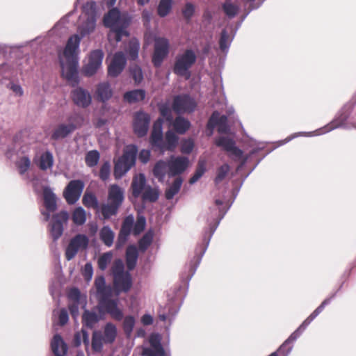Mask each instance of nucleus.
<instances>
[{
  "label": "nucleus",
  "instance_id": "obj_1",
  "mask_svg": "<svg viewBox=\"0 0 356 356\" xmlns=\"http://www.w3.org/2000/svg\"><path fill=\"white\" fill-rule=\"evenodd\" d=\"M83 13L81 17V24L77 34L72 35L67 40L63 51L59 54V61L62 76L72 85L78 83V65L79 44L82 38L94 31L97 17L100 15V8L93 1L87 2L83 6Z\"/></svg>",
  "mask_w": 356,
  "mask_h": 356
},
{
  "label": "nucleus",
  "instance_id": "obj_2",
  "mask_svg": "<svg viewBox=\"0 0 356 356\" xmlns=\"http://www.w3.org/2000/svg\"><path fill=\"white\" fill-rule=\"evenodd\" d=\"M353 104L352 103L346 104L337 113L333 120L325 127L311 132H298L296 133L283 140L279 141L278 146L286 144L292 139L298 136L312 137L319 136L327 133L337 128H346L348 127L347 120L350 115Z\"/></svg>",
  "mask_w": 356,
  "mask_h": 356
},
{
  "label": "nucleus",
  "instance_id": "obj_3",
  "mask_svg": "<svg viewBox=\"0 0 356 356\" xmlns=\"http://www.w3.org/2000/svg\"><path fill=\"white\" fill-rule=\"evenodd\" d=\"M104 25L110 29L108 35L110 40L113 35L115 40L118 42L123 36H128L127 29L129 24V19L125 13H121L118 8L111 9L104 17Z\"/></svg>",
  "mask_w": 356,
  "mask_h": 356
},
{
  "label": "nucleus",
  "instance_id": "obj_4",
  "mask_svg": "<svg viewBox=\"0 0 356 356\" xmlns=\"http://www.w3.org/2000/svg\"><path fill=\"white\" fill-rule=\"evenodd\" d=\"M188 165V158L171 156L167 161L160 160L156 162L153 169V174L159 181L163 182L166 175L169 177L179 175L187 169Z\"/></svg>",
  "mask_w": 356,
  "mask_h": 356
},
{
  "label": "nucleus",
  "instance_id": "obj_5",
  "mask_svg": "<svg viewBox=\"0 0 356 356\" xmlns=\"http://www.w3.org/2000/svg\"><path fill=\"white\" fill-rule=\"evenodd\" d=\"M163 120L159 118L153 125L149 142L154 147H156L162 153L165 151H174L178 144L177 136L171 130L163 136Z\"/></svg>",
  "mask_w": 356,
  "mask_h": 356
},
{
  "label": "nucleus",
  "instance_id": "obj_6",
  "mask_svg": "<svg viewBox=\"0 0 356 356\" xmlns=\"http://www.w3.org/2000/svg\"><path fill=\"white\" fill-rule=\"evenodd\" d=\"M138 148L130 145L124 148L123 154L115 163L114 176L120 179L124 176L136 163Z\"/></svg>",
  "mask_w": 356,
  "mask_h": 356
},
{
  "label": "nucleus",
  "instance_id": "obj_7",
  "mask_svg": "<svg viewBox=\"0 0 356 356\" xmlns=\"http://www.w3.org/2000/svg\"><path fill=\"white\" fill-rule=\"evenodd\" d=\"M124 263L121 259L115 261L112 267V273L117 295L120 292H127L132 286L131 275L128 272H124Z\"/></svg>",
  "mask_w": 356,
  "mask_h": 356
},
{
  "label": "nucleus",
  "instance_id": "obj_8",
  "mask_svg": "<svg viewBox=\"0 0 356 356\" xmlns=\"http://www.w3.org/2000/svg\"><path fill=\"white\" fill-rule=\"evenodd\" d=\"M197 60L195 52L188 49L179 53L175 58L174 72L179 76L189 78L191 73L189 70L195 64Z\"/></svg>",
  "mask_w": 356,
  "mask_h": 356
},
{
  "label": "nucleus",
  "instance_id": "obj_9",
  "mask_svg": "<svg viewBox=\"0 0 356 356\" xmlns=\"http://www.w3.org/2000/svg\"><path fill=\"white\" fill-rule=\"evenodd\" d=\"M332 298H329L323 301V302L305 319L300 327L293 332L287 340L280 346L279 352H284L285 348L289 343L295 341L306 329V327L312 323V321L323 310L325 307L331 301Z\"/></svg>",
  "mask_w": 356,
  "mask_h": 356
},
{
  "label": "nucleus",
  "instance_id": "obj_10",
  "mask_svg": "<svg viewBox=\"0 0 356 356\" xmlns=\"http://www.w3.org/2000/svg\"><path fill=\"white\" fill-rule=\"evenodd\" d=\"M104 56L100 49L92 51L84 60L82 73L86 76L95 74L102 67Z\"/></svg>",
  "mask_w": 356,
  "mask_h": 356
},
{
  "label": "nucleus",
  "instance_id": "obj_11",
  "mask_svg": "<svg viewBox=\"0 0 356 356\" xmlns=\"http://www.w3.org/2000/svg\"><path fill=\"white\" fill-rule=\"evenodd\" d=\"M229 207H230V205L225 210L222 209V208L219 207L218 211L216 209L212 210L211 211V219H208L209 229V232H208V236H207V233L206 232L204 238V241L205 242V245L202 249V251L201 252V255H200V258L198 259V263H200L201 257L205 253L212 235L213 234L216 228L218 227L221 219L224 217V216L228 211Z\"/></svg>",
  "mask_w": 356,
  "mask_h": 356
},
{
  "label": "nucleus",
  "instance_id": "obj_12",
  "mask_svg": "<svg viewBox=\"0 0 356 356\" xmlns=\"http://www.w3.org/2000/svg\"><path fill=\"white\" fill-rule=\"evenodd\" d=\"M118 304V298L111 299L110 296H106L99 300V311L100 312L102 310L108 313L115 321H121L123 319L124 314Z\"/></svg>",
  "mask_w": 356,
  "mask_h": 356
},
{
  "label": "nucleus",
  "instance_id": "obj_13",
  "mask_svg": "<svg viewBox=\"0 0 356 356\" xmlns=\"http://www.w3.org/2000/svg\"><path fill=\"white\" fill-rule=\"evenodd\" d=\"M89 239L85 234H77L73 237L65 250V257L67 261L72 260L80 250H86L88 245Z\"/></svg>",
  "mask_w": 356,
  "mask_h": 356
},
{
  "label": "nucleus",
  "instance_id": "obj_14",
  "mask_svg": "<svg viewBox=\"0 0 356 356\" xmlns=\"http://www.w3.org/2000/svg\"><path fill=\"white\" fill-rule=\"evenodd\" d=\"M80 124L81 119L78 116L71 117L69 118L67 124H60L54 129L51 138L54 140L63 139L72 134Z\"/></svg>",
  "mask_w": 356,
  "mask_h": 356
},
{
  "label": "nucleus",
  "instance_id": "obj_15",
  "mask_svg": "<svg viewBox=\"0 0 356 356\" xmlns=\"http://www.w3.org/2000/svg\"><path fill=\"white\" fill-rule=\"evenodd\" d=\"M161 340L159 334H151L148 341L143 347V355L145 356H165V351L161 343Z\"/></svg>",
  "mask_w": 356,
  "mask_h": 356
},
{
  "label": "nucleus",
  "instance_id": "obj_16",
  "mask_svg": "<svg viewBox=\"0 0 356 356\" xmlns=\"http://www.w3.org/2000/svg\"><path fill=\"white\" fill-rule=\"evenodd\" d=\"M169 41L165 38H156L152 62L156 67H159L169 53Z\"/></svg>",
  "mask_w": 356,
  "mask_h": 356
},
{
  "label": "nucleus",
  "instance_id": "obj_17",
  "mask_svg": "<svg viewBox=\"0 0 356 356\" xmlns=\"http://www.w3.org/2000/svg\"><path fill=\"white\" fill-rule=\"evenodd\" d=\"M216 145L227 152L229 156L235 160H240L243 152L236 146L234 140L228 136H220L216 140Z\"/></svg>",
  "mask_w": 356,
  "mask_h": 356
},
{
  "label": "nucleus",
  "instance_id": "obj_18",
  "mask_svg": "<svg viewBox=\"0 0 356 356\" xmlns=\"http://www.w3.org/2000/svg\"><path fill=\"white\" fill-rule=\"evenodd\" d=\"M195 101L188 95H177L174 98L172 109L177 113H191L195 110Z\"/></svg>",
  "mask_w": 356,
  "mask_h": 356
},
{
  "label": "nucleus",
  "instance_id": "obj_19",
  "mask_svg": "<svg viewBox=\"0 0 356 356\" xmlns=\"http://www.w3.org/2000/svg\"><path fill=\"white\" fill-rule=\"evenodd\" d=\"M30 152V146L26 145H22L17 152L15 165L21 175L26 172L31 167Z\"/></svg>",
  "mask_w": 356,
  "mask_h": 356
},
{
  "label": "nucleus",
  "instance_id": "obj_20",
  "mask_svg": "<svg viewBox=\"0 0 356 356\" xmlns=\"http://www.w3.org/2000/svg\"><path fill=\"white\" fill-rule=\"evenodd\" d=\"M69 216L67 212L63 211L54 216L50 223V234L54 241L58 240L63 234V225L68 220Z\"/></svg>",
  "mask_w": 356,
  "mask_h": 356
},
{
  "label": "nucleus",
  "instance_id": "obj_21",
  "mask_svg": "<svg viewBox=\"0 0 356 356\" xmlns=\"http://www.w3.org/2000/svg\"><path fill=\"white\" fill-rule=\"evenodd\" d=\"M84 188V183L81 180H72L66 186L64 197L67 203L74 204L80 197Z\"/></svg>",
  "mask_w": 356,
  "mask_h": 356
},
{
  "label": "nucleus",
  "instance_id": "obj_22",
  "mask_svg": "<svg viewBox=\"0 0 356 356\" xmlns=\"http://www.w3.org/2000/svg\"><path fill=\"white\" fill-rule=\"evenodd\" d=\"M149 122L150 117L147 113L143 111L136 113L133 122L134 133L138 137H143L145 136L149 129Z\"/></svg>",
  "mask_w": 356,
  "mask_h": 356
},
{
  "label": "nucleus",
  "instance_id": "obj_23",
  "mask_svg": "<svg viewBox=\"0 0 356 356\" xmlns=\"http://www.w3.org/2000/svg\"><path fill=\"white\" fill-rule=\"evenodd\" d=\"M127 63L124 54L122 51L116 52L108 65V74L113 77L118 76L124 70Z\"/></svg>",
  "mask_w": 356,
  "mask_h": 356
},
{
  "label": "nucleus",
  "instance_id": "obj_24",
  "mask_svg": "<svg viewBox=\"0 0 356 356\" xmlns=\"http://www.w3.org/2000/svg\"><path fill=\"white\" fill-rule=\"evenodd\" d=\"M43 197L46 211L42 212V215L44 217V220H48L50 218V213L54 212L56 209V197L49 187L44 188Z\"/></svg>",
  "mask_w": 356,
  "mask_h": 356
},
{
  "label": "nucleus",
  "instance_id": "obj_25",
  "mask_svg": "<svg viewBox=\"0 0 356 356\" xmlns=\"http://www.w3.org/2000/svg\"><path fill=\"white\" fill-rule=\"evenodd\" d=\"M133 224V215H129L124 218L115 244L117 249L121 248L126 243L129 235L131 233Z\"/></svg>",
  "mask_w": 356,
  "mask_h": 356
},
{
  "label": "nucleus",
  "instance_id": "obj_26",
  "mask_svg": "<svg viewBox=\"0 0 356 356\" xmlns=\"http://www.w3.org/2000/svg\"><path fill=\"white\" fill-rule=\"evenodd\" d=\"M227 121V118L225 115H220L219 113L216 111L210 118L207 127L209 129H213L215 127L218 126L219 133H227L229 129Z\"/></svg>",
  "mask_w": 356,
  "mask_h": 356
},
{
  "label": "nucleus",
  "instance_id": "obj_27",
  "mask_svg": "<svg viewBox=\"0 0 356 356\" xmlns=\"http://www.w3.org/2000/svg\"><path fill=\"white\" fill-rule=\"evenodd\" d=\"M72 99L77 106L86 108L90 104L92 97L88 90L82 88H77L72 92Z\"/></svg>",
  "mask_w": 356,
  "mask_h": 356
},
{
  "label": "nucleus",
  "instance_id": "obj_28",
  "mask_svg": "<svg viewBox=\"0 0 356 356\" xmlns=\"http://www.w3.org/2000/svg\"><path fill=\"white\" fill-rule=\"evenodd\" d=\"M124 191L116 184L108 188V202L120 207L124 201Z\"/></svg>",
  "mask_w": 356,
  "mask_h": 356
},
{
  "label": "nucleus",
  "instance_id": "obj_29",
  "mask_svg": "<svg viewBox=\"0 0 356 356\" xmlns=\"http://www.w3.org/2000/svg\"><path fill=\"white\" fill-rule=\"evenodd\" d=\"M51 350L56 356H64L67 351V346L62 337L56 334L51 343Z\"/></svg>",
  "mask_w": 356,
  "mask_h": 356
},
{
  "label": "nucleus",
  "instance_id": "obj_30",
  "mask_svg": "<svg viewBox=\"0 0 356 356\" xmlns=\"http://www.w3.org/2000/svg\"><path fill=\"white\" fill-rule=\"evenodd\" d=\"M147 186V185H146V179L145 175L143 174L136 175L131 183L133 195L135 197H138Z\"/></svg>",
  "mask_w": 356,
  "mask_h": 356
},
{
  "label": "nucleus",
  "instance_id": "obj_31",
  "mask_svg": "<svg viewBox=\"0 0 356 356\" xmlns=\"http://www.w3.org/2000/svg\"><path fill=\"white\" fill-rule=\"evenodd\" d=\"M100 318L101 316L95 310H85L82 316L83 325L92 328L99 322Z\"/></svg>",
  "mask_w": 356,
  "mask_h": 356
},
{
  "label": "nucleus",
  "instance_id": "obj_32",
  "mask_svg": "<svg viewBox=\"0 0 356 356\" xmlns=\"http://www.w3.org/2000/svg\"><path fill=\"white\" fill-rule=\"evenodd\" d=\"M95 285L99 300L106 296H111L112 291L111 288L106 285L105 279L103 276L98 277L95 279Z\"/></svg>",
  "mask_w": 356,
  "mask_h": 356
},
{
  "label": "nucleus",
  "instance_id": "obj_33",
  "mask_svg": "<svg viewBox=\"0 0 356 356\" xmlns=\"http://www.w3.org/2000/svg\"><path fill=\"white\" fill-rule=\"evenodd\" d=\"M35 162L40 169L46 170L52 168L54 157L51 152H45L40 156L38 160L35 159Z\"/></svg>",
  "mask_w": 356,
  "mask_h": 356
},
{
  "label": "nucleus",
  "instance_id": "obj_34",
  "mask_svg": "<svg viewBox=\"0 0 356 356\" xmlns=\"http://www.w3.org/2000/svg\"><path fill=\"white\" fill-rule=\"evenodd\" d=\"M117 327L112 323H107L104 327V341L105 343H112L117 337Z\"/></svg>",
  "mask_w": 356,
  "mask_h": 356
},
{
  "label": "nucleus",
  "instance_id": "obj_35",
  "mask_svg": "<svg viewBox=\"0 0 356 356\" xmlns=\"http://www.w3.org/2000/svg\"><path fill=\"white\" fill-rule=\"evenodd\" d=\"M138 250L136 246L130 245L127 248L126 252V263L129 270H133L138 260Z\"/></svg>",
  "mask_w": 356,
  "mask_h": 356
},
{
  "label": "nucleus",
  "instance_id": "obj_36",
  "mask_svg": "<svg viewBox=\"0 0 356 356\" xmlns=\"http://www.w3.org/2000/svg\"><path fill=\"white\" fill-rule=\"evenodd\" d=\"M145 97V92L141 89L131 90L125 92L124 95V101L130 104L142 101Z\"/></svg>",
  "mask_w": 356,
  "mask_h": 356
},
{
  "label": "nucleus",
  "instance_id": "obj_37",
  "mask_svg": "<svg viewBox=\"0 0 356 356\" xmlns=\"http://www.w3.org/2000/svg\"><path fill=\"white\" fill-rule=\"evenodd\" d=\"M96 93L99 100L105 102L111 97L113 92L108 83H102L97 86Z\"/></svg>",
  "mask_w": 356,
  "mask_h": 356
},
{
  "label": "nucleus",
  "instance_id": "obj_38",
  "mask_svg": "<svg viewBox=\"0 0 356 356\" xmlns=\"http://www.w3.org/2000/svg\"><path fill=\"white\" fill-rule=\"evenodd\" d=\"M140 195L143 202H154L158 200L159 192L157 188L147 186Z\"/></svg>",
  "mask_w": 356,
  "mask_h": 356
},
{
  "label": "nucleus",
  "instance_id": "obj_39",
  "mask_svg": "<svg viewBox=\"0 0 356 356\" xmlns=\"http://www.w3.org/2000/svg\"><path fill=\"white\" fill-rule=\"evenodd\" d=\"M99 236L103 243L108 247L113 243L114 232L108 226H104L99 232Z\"/></svg>",
  "mask_w": 356,
  "mask_h": 356
},
{
  "label": "nucleus",
  "instance_id": "obj_40",
  "mask_svg": "<svg viewBox=\"0 0 356 356\" xmlns=\"http://www.w3.org/2000/svg\"><path fill=\"white\" fill-rule=\"evenodd\" d=\"M246 2H252L255 0H243ZM222 10L225 15L229 18H233L236 16L239 10V7L232 3L230 0H226L225 3L222 5Z\"/></svg>",
  "mask_w": 356,
  "mask_h": 356
},
{
  "label": "nucleus",
  "instance_id": "obj_41",
  "mask_svg": "<svg viewBox=\"0 0 356 356\" xmlns=\"http://www.w3.org/2000/svg\"><path fill=\"white\" fill-rule=\"evenodd\" d=\"M183 180L181 177H177L173 183L166 189L165 197L168 200H171L174 196L177 194L182 185Z\"/></svg>",
  "mask_w": 356,
  "mask_h": 356
},
{
  "label": "nucleus",
  "instance_id": "obj_42",
  "mask_svg": "<svg viewBox=\"0 0 356 356\" xmlns=\"http://www.w3.org/2000/svg\"><path fill=\"white\" fill-rule=\"evenodd\" d=\"M190 122L182 117H177L174 122L175 130L180 134H184L190 127Z\"/></svg>",
  "mask_w": 356,
  "mask_h": 356
},
{
  "label": "nucleus",
  "instance_id": "obj_43",
  "mask_svg": "<svg viewBox=\"0 0 356 356\" xmlns=\"http://www.w3.org/2000/svg\"><path fill=\"white\" fill-rule=\"evenodd\" d=\"M72 218L75 225H83L86 221V211L81 207L76 208L72 212Z\"/></svg>",
  "mask_w": 356,
  "mask_h": 356
},
{
  "label": "nucleus",
  "instance_id": "obj_44",
  "mask_svg": "<svg viewBox=\"0 0 356 356\" xmlns=\"http://www.w3.org/2000/svg\"><path fill=\"white\" fill-rule=\"evenodd\" d=\"M104 343L102 334L99 331H95L92 337V348L95 352H100Z\"/></svg>",
  "mask_w": 356,
  "mask_h": 356
},
{
  "label": "nucleus",
  "instance_id": "obj_45",
  "mask_svg": "<svg viewBox=\"0 0 356 356\" xmlns=\"http://www.w3.org/2000/svg\"><path fill=\"white\" fill-rule=\"evenodd\" d=\"M119 207L116 204L108 202L102 206L101 212L104 218L108 219L117 213Z\"/></svg>",
  "mask_w": 356,
  "mask_h": 356
},
{
  "label": "nucleus",
  "instance_id": "obj_46",
  "mask_svg": "<svg viewBox=\"0 0 356 356\" xmlns=\"http://www.w3.org/2000/svg\"><path fill=\"white\" fill-rule=\"evenodd\" d=\"M233 37H230L227 32L226 29L222 30L220 40V49L223 52H227L229 48Z\"/></svg>",
  "mask_w": 356,
  "mask_h": 356
},
{
  "label": "nucleus",
  "instance_id": "obj_47",
  "mask_svg": "<svg viewBox=\"0 0 356 356\" xmlns=\"http://www.w3.org/2000/svg\"><path fill=\"white\" fill-rule=\"evenodd\" d=\"M83 343L86 348L89 346L90 339L88 332L81 330V332H78L74 334V343L76 346H79L81 343Z\"/></svg>",
  "mask_w": 356,
  "mask_h": 356
},
{
  "label": "nucleus",
  "instance_id": "obj_48",
  "mask_svg": "<svg viewBox=\"0 0 356 356\" xmlns=\"http://www.w3.org/2000/svg\"><path fill=\"white\" fill-rule=\"evenodd\" d=\"M154 232L151 230L145 233L138 242L139 250L145 252L152 242Z\"/></svg>",
  "mask_w": 356,
  "mask_h": 356
},
{
  "label": "nucleus",
  "instance_id": "obj_49",
  "mask_svg": "<svg viewBox=\"0 0 356 356\" xmlns=\"http://www.w3.org/2000/svg\"><path fill=\"white\" fill-rule=\"evenodd\" d=\"M172 5V0H161L158 6V15L165 17L170 13Z\"/></svg>",
  "mask_w": 356,
  "mask_h": 356
},
{
  "label": "nucleus",
  "instance_id": "obj_50",
  "mask_svg": "<svg viewBox=\"0 0 356 356\" xmlns=\"http://www.w3.org/2000/svg\"><path fill=\"white\" fill-rule=\"evenodd\" d=\"M113 259L112 252H107L102 254L98 259V267L102 270H104L108 264L111 262Z\"/></svg>",
  "mask_w": 356,
  "mask_h": 356
},
{
  "label": "nucleus",
  "instance_id": "obj_51",
  "mask_svg": "<svg viewBox=\"0 0 356 356\" xmlns=\"http://www.w3.org/2000/svg\"><path fill=\"white\" fill-rule=\"evenodd\" d=\"M68 298L71 302L86 305V298L81 295L79 290L76 288H72L70 290Z\"/></svg>",
  "mask_w": 356,
  "mask_h": 356
},
{
  "label": "nucleus",
  "instance_id": "obj_52",
  "mask_svg": "<svg viewBox=\"0 0 356 356\" xmlns=\"http://www.w3.org/2000/svg\"><path fill=\"white\" fill-rule=\"evenodd\" d=\"M139 48L140 43L137 40L134 39L129 42L127 52L130 59L135 60L138 58Z\"/></svg>",
  "mask_w": 356,
  "mask_h": 356
},
{
  "label": "nucleus",
  "instance_id": "obj_53",
  "mask_svg": "<svg viewBox=\"0 0 356 356\" xmlns=\"http://www.w3.org/2000/svg\"><path fill=\"white\" fill-rule=\"evenodd\" d=\"M146 225V219L143 216H138L136 222L133 224L131 232L134 235H138L145 229Z\"/></svg>",
  "mask_w": 356,
  "mask_h": 356
},
{
  "label": "nucleus",
  "instance_id": "obj_54",
  "mask_svg": "<svg viewBox=\"0 0 356 356\" xmlns=\"http://www.w3.org/2000/svg\"><path fill=\"white\" fill-rule=\"evenodd\" d=\"M230 170V167L228 164H223L220 166L216 171V176L215 178V183L216 184H220L222 180L225 179L227 174Z\"/></svg>",
  "mask_w": 356,
  "mask_h": 356
},
{
  "label": "nucleus",
  "instance_id": "obj_55",
  "mask_svg": "<svg viewBox=\"0 0 356 356\" xmlns=\"http://www.w3.org/2000/svg\"><path fill=\"white\" fill-rule=\"evenodd\" d=\"M99 160V153L96 150L88 152L86 155V163L89 167L95 166Z\"/></svg>",
  "mask_w": 356,
  "mask_h": 356
},
{
  "label": "nucleus",
  "instance_id": "obj_56",
  "mask_svg": "<svg viewBox=\"0 0 356 356\" xmlns=\"http://www.w3.org/2000/svg\"><path fill=\"white\" fill-rule=\"evenodd\" d=\"M135 323H136V319L133 316L129 315V316H127L124 318L123 329H124L125 334L127 336L131 335V334L134 330Z\"/></svg>",
  "mask_w": 356,
  "mask_h": 356
},
{
  "label": "nucleus",
  "instance_id": "obj_57",
  "mask_svg": "<svg viewBox=\"0 0 356 356\" xmlns=\"http://www.w3.org/2000/svg\"><path fill=\"white\" fill-rule=\"evenodd\" d=\"M83 204L89 208H97L98 201L97 197L92 193H86L82 199Z\"/></svg>",
  "mask_w": 356,
  "mask_h": 356
},
{
  "label": "nucleus",
  "instance_id": "obj_58",
  "mask_svg": "<svg viewBox=\"0 0 356 356\" xmlns=\"http://www.w3.org/2000/svg\"><path fill=\"white\" fill-rule=\"evenodd\" d=\"M159 111L161 116L165 119L166 121L171 122L173 117L172 115V111L169 106V104L163 103L159 105Z\"/></svg>",
  "mask_w": 356,
  "mask_h": 356
},
{
  "label": "nucleus",
  "instance_id": "obj_59",
  "mask_svg": "<svg viewBox=\"0 0 356 356\" xmlns=\"http://www.w3.org/2000/svg\"><path fill=\"white\" fill-rule=\"evenodd\" d=\"M111 172V164L108 161L104 162L101 166L99 171V177L103 181H106L108 179Z\"/></svg>",
  "mask_w": 356,
  "mask_h": 356
},
{
  "label": "nucleus",
  "instance_id": "obj_60",
  "mask_svg": "<svg viewBox=\"0 0 356 356\" xmlns=\"http://www.w3.org/2000/svg\"><path fill=\"white\" fill-rule=\"evenodd\" d=\"M130 72L135 82L140 83L143 78L141 69L136 65L130 68Z\"/></svg>",
  "mask_w": 356,
  "mask_h": 356
},
{
  "label": "nucleus",
  "instance_id": "obj_61",
  "mask_svg": "<svg viewBox=\"0 0 356 356\" xmlns=\"http://www.w3.org/2000/svg\"><path fill=\"white\" fill-rule=\"evenodd\" d=\"M194 147V143L191 139L184 140L181 143V151L184 154H189Z\"/></svg>",
  "mask_w": 356,
  "mask_h": 356
},
{
  "label": "nucleus",
  "instance_id": "obj_62",
  "mask_svg": "<svg viewBox=\"0 0 356 356\" xmlns=\"http://www.w3.org/2000/svg\"><path fill=\"white\" fill-rule=\"evenodd\" d=\"M82 275L87 281L91 280L93 275V268L90 263H86L83 268Z\"/></svg>",
  "mask_w": 356,
  "mask_h": 356
},
{
  "label": "nucleus",
  "instance_id": "obj_63",
  "mask_svg": "<svg viewBox=\"0 0 356 356\" xmlns=\"http://www.w3.org/2000/svg\"><path fill=\"white\" fill-rule=\"evenodd\" d=\"M54 315L58 314V321L59 324L60 325H63L68 321L69 316L67 312L65 309H61L60 311H54Z\"/></svg>",
  "mask_w": 356,
  "mask_h": 356
},
{
  "label": "nucleus",
  "instance_id": "obj_64",
  "mask_svg": "<svg viewBox=\"0 0 356 356\" xmlns=\"http://www.w3.org/2000/svg\"><path fill=\"white\" fill-rule=\"evenodd\" d=\"M194 11L195 8L193 5L191 3H187L183 9L182 13L185 18L190 19L193 16Z\"/></svg>",
  "mask_w": 356,
  "mask_h": 356
}]
</instances>
